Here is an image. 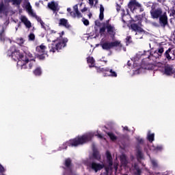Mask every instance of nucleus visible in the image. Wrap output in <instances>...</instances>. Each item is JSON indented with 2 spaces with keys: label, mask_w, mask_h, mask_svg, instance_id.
I'll use <instances>...</instances> for the list:
<instances>
[{
  "label": "nucleus",
  "mask_w": 175,
  "mask_h": 175,
  "mask_svg": "<svg viewBox=\"0 0 175 175\" xmlns=\"http://www.w3.org/2000/svg\"><path fill=\"white\" fill-rule=\"evenodd\" d=\"M174 69H173V66L167 64L164 66V75L165 76H173L174 75Z\"/></svg>",
  "instance_id": "obj_13"
},
{
  "label": "nucleus",
  "mask_w": 175,
  "mask_h": 175,
  "mask_svg": "<svg viewBox=\"0 0 175 175\" xmlns=\"http://www.w3.org/2000/svg\"><path fill=\"white\" fill-rule=\"evenodd\" d=\"M135 18H137V20L132 18L130 20V27L131 30L134 32H144V29L142 28V20H140V16H135Z\"/></svg>",
  "instance_id": "obj_5"
},
{
  "label": "nucleus",
  "mask_w": 175,
  "mask_h": 175,
  "mask_svg": "<svg viewBox=\"0 0 175 175\" xmlns=\"http://www.w3.org/2000/svg\"><path fill=\"white\" fill-rule=\"evenodd\" d=\"M74 13H75V18L78 17V18H80L83 17V16L81 15V13L79 10L74 12Z\"/></svg>",
  "instance_id": "obj_38"
},
{
  "label": "nucleus",
  "mask_w": 175,
  "mask_h": 175,
  "mask_svg": "<svg viewBox=\"0 0 175 175\" xmlns=\"http://www.w3.org/2000/svg\"><path fill=\"white\" fill-rule=\"evenodd\" d=\"M18 44H24V39L23 38L17 40Z\"/></svg>",
  "instance_id": "obj_44"
},
{
  "label": "nucleus",
  "mask_w": 175,
  "mask_h": 175,
  "mask_svg": "<svg viewBox=\"0 0 175 175\" xmlns=\"http://www.w3.org/2000/svg\"><path fill=\"white\" fill-rule=\"evenodd\" d=\"M5 10L6 7L5 6V4H3V2H1L0 3V13H2V12H4Z\"/></svg>",
  "instance_id": "obj_37"
},
{
  "label": "nucleus",
  "mask_w": 175,
  "mask_h": 175,
  "mask_svg": "<svg viewBox=\"0 0 175 175\" xmlns=\"http://www.w3.org/2000/svg\"><path fill=\"white\" fill-rule=\"evenodd\" d=\"M137 142L139 144H144V139L143 138L137 137Z\"/></svg>",
  "instance_id": "obj_42"
},
{
  "label": "nucleus",
  "mask_w": 175,
  "mask_h": 175,
  "mask_svg": "<svg viewBox=\"0 0 175 175\" xmlns=\"http://www.w3.org/2000/svg\"><path fill=\"white\" fill-rule=\"evenodd\" d=\"M26 9H27L29 13H30V14H31V16L35 15V14H33V11L32 10V7L31 6L30 3H27V4L26 5Z\"/></svg>",
  "instance_id": "obj_28"
},
{
  "label": "nucleus",
  "mask_w": 175,
  "mask_h": 175,
  "mask_svg": "<svg viewBox=\"0 0 175 175\" xmlns=\"http://www.w3.org/2000/svg\"><path fill=\"white\" fill-rule=\"evenodd\" d=\"M87 62L88 64H90V68H95V59L93 57L89 56L88 57H87Z\"/></svg>",
  "instance_id": "obj_20"
},
{
  "label": "nucleus",
  "mask_w": 175,
  "mask_h": 175,
  "mask_svg": "<svg viewBox=\"0 0 175 175\" xmlns=\"http://www.w3.org/2000/svg\"><path fill=\"white\" fill-rule=\"evenodd\" d=\"M33 73L35 76H42V68L40 67L36 68L33 71Z\"/></svg>",
  "instance_id": "obj_26"
},
{
  "label": "nucleus",
  "mask_w": 175,
  "mask_h": 175,
  "mask_svg": "<svg viewBox=\"0 0 175 175\" xmlns=\"http://www.w3.org/2000/svg\"><path fill=\"white\" fill-rule=\"evenodd\" d=\"M53 36H54L51 34L47 37V42H52L51 44H49V52L55 53V51H57V53H59V50H62V49L66 47L68 40L66 38H64L61 34L56 40L50 39V38H53Z\"/></svg>",
  "instance_id": "obj_2"
},
{
  "label": "nucleus",
  "mask_w": 175,
  "mask_h": 175,
  "mask_svg": "<svg viewBox=\"0 0 175 175\" xmlns=\"http://www.w3.org/2000/svg\"><path fill=\"white\" fill-rule=\"evenodd\" d=\"M8 1L9 2H11L12 5H16L18 8H20L21 3L23 2V0H8Z\"/></svg>",
  "instance_id": "obj_24"
},
{
  "label": "nucleus",
  "mask_w": 175,
  "mask_h": 175,
  "mask_svg": "<svg viewBox=\"0 0 175 175\" xmlns=\"http://www.w3.org/2000/svg\"><path fill=\"white\" fill-rule=\"evenodd\" d=\"M6 168L0 163V175H6Z\"/></svg>",
  "instance_id": "obj_31"
},
{
  "label": "nucleus",
  "mask_w": 175,
  "mask_h": 175,
  "mask_svg": "<svg viewBox=\"0 0 175 175\" xmlns=\"http://www.w3.org/2000/svg\"><path fill=\"white\" fill-rule=\"evenodd\" d=\"M175 16V10H172L171 13L170 14V17H174Z\"/></svg>",
  "instance_id": "obj_48"
},
{
  "label": "nucleus",
  "mask_w": 175,
  "mask_h": 175,
  "mask_svg": "<svg viewBox=\"0 0 175 175\" xmlns=\"http://www.w3.org/2000/svg\"><path fill=\"white\" fill-rule=\"evenodd\" d=\"M114 169L116 171H117L118 170V166L117 165H114Z\"/></svg>",
  "instance_id": "obj_58"
},
{
  "label": "nucleus",
  "mask_w": 175,
  "mask_h": 175,
  "mask_svg": "<svg viewBox=\"0 0 175 175\" xmlns=\"http://www.w3.org/2000/svg\"><path fill=\"white\" fill-rule=\"evenodd\" d=\"M89 1V5H90V6H96V5H98V0H88Z\"/></svg>",
  "instance_id": "obj_34"
},
{
  "label": "nucleus",
  "mask_w": 175,
  "mask_h": 175,
  "mask_svg": "<svg viewBox=\"0 0 175 175\" xmlns=\"http://www.w3.org/2000/svg\"><path fill=\"white\" fill-rule=\"evenodd\" d=\"M89 167H90L92 170H94L95 173H98V172L102 170V169L105 167V165L95 162H92L89 164Z\"/></svg>",
  "instance_id": "obj_10"
},
{
  "label": "nucleus",
  "mask_w": 175,
  "mask_h": 175,
  "mask_svg": "<svg viewBox=\"0 0 175 175\" xmlns=\"http://www.w3.org/2000/svg\"><path fill=\"white\" fill-rule=\"evenodd\" d=\"M87 10H88V8L86 7H85L82 10H81V12L82 13H84V12H87Z\"/></svg>",
  "instance_id": "obj_54"
},
{
  "label": "nucleus",
  "mask_w": 175,
  "mask_h": 175,
  "mask_svg": "<svg viewBox=\"0 0 175 175\" xmlns=\"http://www.w3.org/2000/svg\"><path fill=\"white\" fill-rule=\"evenodd\" d=\"M67 12L70 13L71 17H73V18H76V13L72 11V9L70 8H67Z\"/></svg>",
  "instance_id": "obj_32"
},
{
  "label": "nucleus",
  "mask_w": 175,
  "mask_h": 175,
  "mask_svg": "<svg viewBox=\"0 0 175 175\" xmlns=\"http://www.w3.org/2000/svg\"><path fill=\"white\" fill-rule=\"evenodd\" d=\"M137 158L138 159H143V152H142V149L140 148V146H137Z\"/></svg>",
  "instance_id": "obj_22"
},
{
  "label": "nucleus",
  "mask_w": 175,
  "mask_h": 175,
  "mask_svg": "<svg viewBox=\"0 0 175 175\" xmlns=\"http://www.w3.org/2000/svg\"><path fill=\"white\" fill-rule=\"evenodd\" d=\"M103 18H105V14L102 12H100L99 19L100 20V21H102L103 20Z\"/></svg>",
  "instance_id": "obj_46"
},
{
  "label": "nucleus",
  "mask_w": 175,
  "mask_h": 175,
  "mask_svg": "<svg viewBox=\"0 0 175 175\" xmlns=\"http://www.w3.org/2000/svg\"><path fill=\"white\" fill-rule=\"evenodd\" d=\"M63 175H77L76 172H73V169H72L70 171H66L64 172Z\"/></svg>",
  "instance_id": "obj_33"
},
{
  "label": "nucleus",
  "mask_w": 175,
  "mask_h": 175,
  "mask_svg": "<svg viewBox=\"0 0 175 175\" xmlns=\"http://www.w3.org/2000/svg\"><path fill=\"white\" fill-rule=\"evenodd\" d=\"M100 72H103L104 73V77H117V72L116 71L113 70V69H109L107 68H100Z\"/></svg>",
  "instance_id": "obj_9"
},
{
  "label": "nucleus",
  "mask_w": 175,
  "mask_h": 175,
  "mask_svg": "<svg viewBox=\"0 0 175 175\" xmlns=\"http://www.w3.org/2000/svg\"><path fill=\"white\" fill-rule=\"evenodd\" d=\"M92 157L94 159H96L97 161H100V154H99V152L96 150H93Z\"/></svg>",
  "instance_id": "obj_23"
},
{
  "label": "nucleus",
  "mask_w": 175,
  "mask_h": 175,
  "mask_svg": "<svg viewBox=\"0 0 175 175\" xmlns=\"http://www.w3.org/2000/svg\"><path fill=\"white\" fill-rule=\"evenodd\" d=\"M98 137H99V139H103V136L100 134H98Z\"/></svg>",
  "instance_id": "obj_57"
},
{
  "label": "nucleus",
  "mask_w": 175,
  "mask_h": 175,
  "mask_svg": "<svg viewBox=\"0 0 175 175\" xmlns=\"http://www.w3.org/2000/svg\"><path fill=\"white\" fill-rule=\"evenodd\" d=\"M139 12H144V9L142 7H140Z\"/></svg>",
  "instance_id": "obj_59"
},
{
  "label": "nucleus",
  "mask_w": 175,
  "mask_h": 175,
  "mask_svg": "<svg viewBox=\"0 0 175 175\" xmlns=\"http://www.w3.org/2000/svg\"><path fill=\"white\" fill-rule=\"evenodd\" d=\"M159 18V24L161 27H163V28H165L166 25H169V22L167 21V15H166V14H163Z\"/></svg>",
  "instance_id": "obj_14"
},
{
  "label": "nucleus",
  "mask_w": 175,
  "mask_h": 175,
  "mask_svg": "<svg viewBox=\"0 0 175 175\" xmlns=\"http://www.w3.org/2000/svg\"><path fill=\"white\" fill-rule=\"evenodd\" d=\"M82 21L84 25H86V26L90 25V21H88V19H85V18H83Z\"/></svg>",
  "instance_id": "obj_39"
},
{
  "label": "nucleus",
  "mask_w": 175,
  "mask_h": 175,
  "mask_svg": "<svg viewBox=\"0 0 175 175\" xmlns=\"http://www.w3.org/2000/svg\"><path fill=\"white\" fill-rule=\"evenodd\" d=\"M21 21L25 25L26 28H31V27H32V24L31 23V21L28 20L27 16H22L21 18Z\"/></svg>",
  "instance_id": "obj_16"
},
{
  "label": "nucleus",
  "mask_w": 175,
  "mask_h": 175,
  "mask_svg": "<svg viewBox=\"0 0 175 175\" xmlns=\"http://www.w3.org/2000/svg\"><path fill=\"white\" fill-rule=\"evenodd\" d=\"M105 25L106 23H103V26L100 29L99 33H104V32H106L107 29V32L109 33L111 38H114V36H116V28L114 26L109 24V21H107V25Z\"/></svg>",
  "instance_id": "obj_7"
},
{
  "label": "nucleus",
  "mask_w": 175,
  "mask_h": 175,
  "mask_svg": "<svg viewBox=\"0 0 175 175\" xmlns=\"http://www.w3.org/2000/svg\"><path fill=\"white\" fill-rule=\"evenodd\" d=\"M100 175H107L106 174H101Z\"/></svg>",
  "instance_id": "obj_64"
},
{
  "label": "nucleus",
  "mask_w": 175,
  "mask_h": 175,
  "mask_svg": "<svg viewBox=\"0 0 175 175\" xmlns=\"http://www.w3.org/2000/svg\"><path fill=\"white\" fill-rule=\"evenodd\" d=\"M92 16V14H89L90 18H91Z\"/></svg>",
  "instance_id": "obj_60"
},
{
  "label": "nucleus",
  "mask_w": 175,
  "mask_h": 175,
  "mask_svg": "<svg viewBox=\"0 0 175 175\" xmlns=\"http://www.w3.org/2000/svg\"><path fill=\"white\" fill-rule=\"evenodd\" d=\"M33 67V63L30 62L29 64V69H32Z\"/></svg>",
  "instance_id": "obj_53"
},
{
  "label": "nucleus",
  "mask_w": 175,
  "mask_h": 175,
  "mask_svg": "<svg viewBox=\"0 0 175 175\" xmlns=\"http://www.w3.org/2000/svg\"><path fill=\"white\" fill-rule=\"evenodd\" d=\"M24 57H26L29 59H30V61H33V62H36L35 59H33V55L30 52L26 53L25 56H24Z\"/></svg>",
  "instance_id": "obj_29"
},
{
  "label": "nucleus",
  "mask_w": 175,
  "mask_h": 175,
  "mask_svg": "<svg viewBox=\"0 0 175 175\" xmlns=\"http://www.w3.org/2000/svg\"><path fill=\"white\" fill-rule=\"evenodd\" d=\"M65 32L64 31H62V35H64Z\"/></svg>",
  "instance_id": "obj_62"
},
{
  "label": "nucleus",
  "mask_w": 175,
  "mask_h": 175,
  "mask_svg": "<svg viewBox=\"0 0 175 175\" xmlns=\"http://www.w3.org/2000/svg\"><path fill=\"white\" fill-rule=\"evenodd\" d=\"M107 135L109 136V139L112 140V142H116V140H117V136H116L114 133H107Z\"/></svg>",
  "instance_id": "obj_27"
},
{
  "label": "nucleus",
  "mask_w": 175,
  "mask_h": 175,
  "mask_svg": "<svg viewBox=\"0 0 175 175\" xmlns=\"http://www.w3.org/2000/svg\"><path fill=\"white\" fill-rule=\"evenodd\" d=\"M150 16L152 18H159L162 16V9H152L150 11Z\"/></svg>",
  "instance_id": "obj_12"
},
{
  "label": "nucleus",
  "mask_w": 175,
  "mask_h": 175,
  "mask_svg": "<svg viewBox=\"0 0 175 175\" xmlns=\"http://www.w3.org/2000/svg\"><path fill=\"white\" fill-rule=\"evenodd\" d=\"M36 20H37V21L38 22V23H42V18H40V17H39V16H36Z\"/></svg>",
  "instance_id": "obj_51"
},
{
  "label": "nucleus",
  "mask_w": 175,
  "mask_h": 175,
  "mask_svg": "<svg viewBox=\"0 0 175 175\" xmlns=\"http://www.w3.org/2000/svg\"><path fill=\"white\" fill-rule=\"evenodd\" d=\"M131 38H131V36H127V37L126 38V43H129V40H131Z\"/></svg>",
  "instance_id": "obj_52"
},
{
  "label": "nucleus",
  "mask_w": 175,
  "mask_h": 175,
  "mask_svg": "<svg viewBox=\"0 0 175 175\" xmlns=\"http://www.w3.org/2000/svg\"><path fill=\"white\" fill-rule=\"evenodd\" d=\"M116 10H117L118 12H119L120 10H121V5L117 4L116 5Z\"/></svg>",
  "instance_id": "obj_50"
},
{
  "label": "nucleus",
  "mask_w": 175,
  "mask_h": 175,
  "mask_svg": "<svg viewBox=\"0 0 175 175\" xmlns=\"http://www.w3.org/2000/svg\"><path fill=\"white\" fill-rule=\"evenodd\" d=\"M0 40L1 42H5V40H6V38L5 36V29L3 27L0 31Z\"/></svg>",
  "instance_id": "obj_25"
},
{
  "label": "nucleus",
  "mask_w": 175,
  "mask_h": 175,
  "mask_svg": "<svg viewBox=\"0 0 175 175\" xmlns=\"http://www.w3.org/2000/svg\"><path fill=\"white\" fill-rule=\"evenodd\" d=\"M92 139V135L91 134H85L81 136H78L74 139H70L66 144H63V146H66L65 149L68 147H77L79 146H83V144H85V143H88V142H91Z\"/></svg>",
  "instance_id": "obj_4"
},
{
  "label": "nucleus",
  "mask_w": 175,
  "mask_h": 175,
  "mask_svg": "<svg viewBox=\"0 0 175 175\" xmlns=\"http://www.w3.org/2000/svg\"><path fill=\"white\" fill-rule=\"evenodd\" d=\"M142 68H144V69H148V70H150V69H152V65H151V64H148V65H146V66H144V67H143L142 66Z\"/></svg>",
  "instance_id": "obj_43"
},
{
  "label": "nucleus",
  "mask_w": 175,
  "mask_h": 175,
  "mask_svg": "<svg viewBox=\"0 0 175 175\" xmlns=\"http://www.w3.org/2000/svg\"><path fill=\"white\" fill-rule=\"evenodd\" d=\"M73 9L75 12L79 11V6L77 5V4L73 6Z\"/></svg>",
  "instance_id": "obj_49"
},
{
  "label": "nucleus",
  "mask_w": 175,
  "mask_h": 175,
  "mask_svg": "<svg viewBox=\"0 0 175 175\" xmlns=\"http://www.w3.org/2000/svg\"><path fill=\"white\" fill-rule=\"evenodd\" d=\"M29 40H31V41L35 40V34H34V33H31L29 35Z\"/></svg>",
  "instance_id": "obj_40"
},
{
  "label": "nucleus",
  "mask_w": 175,
  "mask_h": 175,
  "mask_svg": "<svg viewBox=\"0 0 175 175\" xmlns=\"http://www.w3.org/2000/svg\"><path fill=\"white\" fill-rule=\"evenodd\" d=\"M106 157H107V163L108 165H113V157H111V153L109 150L106 152Z\"/></svg>",
  "instance_id": "obj_19"
},
{
  "label": "nucleus",
  "mask_w": 175,
  "mask_h": 175,
  "mask_svg": "<svg viewBox=\"0 0 175 175\" xmlns=\"http://www.w3.org/2000/svg\"><path fill=\"white\" fill-rule=\"evenodd\" d=\"M120 163L124 167H126V165H128V160L126 159V156H125V154H122L120 157Z\"/></svg>",
  "instance_id": "obj_21"
},
{
  "label": "nucleus",
  "mask_w": 175,
  "mask_h": 175,
  "mask_svg": "<svg viewBox=\"0 0 175 175\" xmlns=\"http://www.w3.org/2000/svg\"><path fill=\"white\" fill-rule=\"evenodd\" d=\"M152 165L153 167H158V163L155 160L152 161Z\"/></svg>",
  "instance_id": "obj_45"
},
{
  "label": "nucleus",
  "mask_w": 175,
  "mask_h": 175,
  "mask_svg": "<svg viewBox=\"0 0 175 175\" xmlns=\"http://www.w3.org/2000/svg\"><path fill=\"white\" fill-rule=\"evenodd\" d=\"M59 25L62 27H65V28H70V25L69 24V22H68L67 19L65 18H60L59 21Z\"/></svg>",
  "instance_id": "obj_17"
},
{
  "label": "nucleus",
  "mask_w": 175,
  "mask_h": 175,
  "mask_svg": "<svg viewBox=\"0 0 175 175\" xmlns=\"http://www.w3.org/2000/svg\"><path fill=\"white\" fill-rule=\"evenodd\" d=\"M162 150H163V146L159 145V146H157L154 148V150L155 151H162Z\"/></svg>",
  "instance_id": "obj_41"
},
{
  "label": "nucleus",
  "mask_w": 175,
  "mask_h": 175,
  "mask_svg": "<svg viewBox=\"0 0 175 175\" xmlns=\"http://www.w3.org/2000/svg\"><path fill=\"white\" fill-rule=\"evenodd\" d=\"M165 48L160 46L154 52L147 51H145V55H148V58L152 61V64H158V66H161L162 64L159 61H174L175 59V49L170 47L165 53Z\"/></svg>",
  "instance_id": "obj_1"
},
{
  "label": "nucleus",
  "mask_w": 175,
  "mask_h": 175,
  "mask_svg": "<svg viewBox=\"0 0 175 175\" xmlns=\"http://www.w3.org/2000/svg\"><path fill=\"white\" fill-rule=\"evenodd\" d=\"M103 50H107V51H109V50H111V49H113V47H122V44H121L120 41L116 40L114 42H105L100 44Z\"/></svg>",
  "instance_id": "obj_8"
},
{
  "label": "nucleus",
  "mask_w": 175,
  "mask_h": 175,
  "mask_svg": "<svg viewBox=\"0 0 175 175\" xmlns=\"http://www.w3.org/2000/svg\"><path fill=\"white\" fill-rule=\"evenodd\" d=\"M48 7L53 12H57V9H58V3H55L54 1H51V3H48Z\"/></svg>",
  "instance_id": "obj_18"
},
{
  "label": "nucleus",
  "mask_w": 175,
  "mask_h": 175,
  "mask_svg": "<svg viewBox=\"0 0 175 175\" xmlns=\"http://www.w3.org/2000/svg\"><path fill=\"white\" fill-rule=\"evenodd\" d=\"M135 170H136L135 172V175H142V170L139 167L135 166Z\"/></svg>",
  "instance_id": "obj_36"
},
{
  "label": "nucleus",
  "mask_w": 175,
  "mask_h": 175,
  "mask_svg": "<svg viewBox=\"0 0 175 175\" xmlns=\"http://www.w3.org/2000/svg\"><path fill=\"white\" fill-rule=\"evenodd\" d=\"M47 46L42 44L40 46L36 47V57L40 61H43L46 59V55H47Z\"/></svg>",
  "instance_id": "obj_6"
},
{
  "label": "nucleus",
  "mask_w": 175,
  "mask_h": 175,
  "mask_svg": "<svg viewBox=\"0 0 175 175\" xmlns=\"http://www.w3.org/2000/svg\"><path fill=\"white\" fill-rule=\"evenodd\" d=\"M40 24L41 25L42 28H46V27L44 26V22H43V21H41V23Z\"/></svg>",
  "instance_id": "obj_55"
},
{
  "label": "nucleus",
  "mask_w": 175,
  "mask_h": 175,
  "mask_svg": "<svg viewBox=\"0 0 175 175\" xmlns=\"http://www.w3.org/2000/svg\"><path fill=\"white\" fill-rule=\"evenodd\" d=\"M8 57H11L14 61L17 62L18 64L20 62H23V64H21L22 69H27V64L29 62V59L24 56L23 53L20 52L18 48L16 46H12L8 51Z\"/></svg>",
  "instance_id": "obj_3"
},
{
  "label": "nucleus",
  "mask_w": 175,
  "mask_h": 175,
  "mask_svg": "<svg viewBox=\"0 0 175 175\" xmlns=\"http://www.w3.org/2000/svg\"><path fill=\"white\" fill-rule=\"evenodd\" d=\"M123 129H124V131H129V129L128 128V126H124V127H123Z\"/></svg>",
  "instance_id": "obj_56"
},
{
  "label": "nucleus",
  "mask_w": 175,
  "mask_h": 175,
  "mask_svg": "<svg viewBox=\"0 0 175 175\" xmlns=\"http://www.w3.org/2000/svg\"><path fill=\"white\" fill-rule=\"evenodd\" d=\"M64 166L62 167L64 172L71 171L73 169V164L70 158L66 159L64 163Z\"/></svg>",
  "instance_id": "obj_11"
},
{
  "label": "nucleus",
  "mask_w": 175,
  "mask_h": 175,
  "mask_svg": "<svg viewBox=\"0 0 175 175\" xmlns=\"http://www.w3.org/2000/svg\"><path fill=\"white\" fill-rule=\"evenodd\" d=\"M105 12V8L103 7V5H100V13H104Z\"/></svg>",
  "instance_id": "obj_47"
},
{
  "label": "nucleus",
  "mask_w": 175,
  "mask_h": 175,
  "mask_svg": "<svg viewBox=\"0 0 175 175\" xmlns=\"http://www.w3.org/2000/svg\"><path fill=\"white\" fill-rule=\"evenodd\" d=\"M133 6H136L137 8H142V4L139 2H137L136 0H131L128 3V8L131 10H135V8H133Z\"/></svg>",
  "instance_id": "obj_15"
},
{
  "label": "nucleus",
  "mask_w": 175,
  "mask_h": 175,
  "mask_svg": "<svg viewBox=\"0 0 175 175\" xmlns=\"http://www.w3.org/2000/svg\"><path fill=\"white\" fill-rule=\"evenodd\" d=\"M122 22L125 24L126 22L125 21V20L122 19Z\"/></svg>",
  "instance_id": "obj_61"
},
{
  "label": "nucleus",
  "mask_w": 175,
  "mask_h": 175,
  "mask_svg": "<svg viewBox=\"0 0 175 175\" xmlns=\"http://www.w3.org/2000/svg\"><path fill=\"white\" fill-rule=\"evenodd\" d=\"M128 65H129V66H131L129 62H128Z\"/></svg>",
  "instance_id": "obj_63"
},
{
  "label": "nucleus",
  "mask_w": 175,
  "mask_h": 175,
  "mask_svg": "<svg viewBox=\"0 0 175 175\" xmlns=\"http://www.w3.org/2000/svg\"><path fill=\"white\" fill-rule=\"evenodd\" d=\"M105 170L106 173H109V172L110 170H113V165H110V164H108L107 166L105 167Z\"/></svg>",
  "instance_id": "obj_35"
},
{
  "label": "nucleus",
  "mask_w": 175,
  "mask_h": 175,
  "mask_svg": "<svg viewBox=\"0 0 175 175\" xmlns=\"http://www.w3.org/2000/svg\"><path fill=\"white\" fill-rule=\"evenodd\" d=\"M155 137V134L152 133V134H148V140L150 142V143H152L154 142Z\"/></svg>",
  "instance_id": "obj_30"
}]
</instances>
